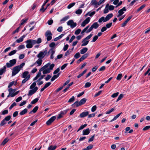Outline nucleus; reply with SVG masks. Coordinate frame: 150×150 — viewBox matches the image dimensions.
I'll list each match as a JSON object with an SVG mask.
<instances>
[{"label": "nucleus", "instance_id": "f257e3e1", "mask_svg": "<svg viewBox=\"0 0 150 150\" xmlns=\"http://www.w3.org/2000/svg\"><path fill=\"white\" fill-rule=\"evenodd\" d=\"M27 45L26 47L28 48L32 47L33 45L36 43V41L34 40H29L26 42Z\"/></svg>", "mask_w": 150, "mask_h": 150}, {"label": "nucleus", "instance_id": "f03ea898", "mask_svg": "<svg viewBox=\"0 0 150 150\" xmlns=\"http://www.w3.org/2000/svg\"><path fill=\"white\" fill-rule=\"evenodd\" d=\"M16 60L13 59L9 61V63H7L6 66L8 68H10L14 65L16 63Z\"/></svg>", "mask_w": 150, "mask_h": 150}, {"label": "nucleus", "instance_id": "7ed1b4c3", "mask_svg": "<svg viewBox=\"0 0 150 150\" xmlns=\"http://www.w3.org/2000/svg\"><path fill=\"white\" fill-rule=\"evenodd\" d=\"M47 53V50H45L44 51H41L38 54L37 57L39 58H41L42 59L45 57Z\"/></svg>", "mask_w": 150, "mask_h": 150}, {"label": "nucleus", "instance_id": "20e7f679", "mask_svg": "<svg viewBox=\"0 0 150 150\" xmlns=\"http://www.w3.org/2000/svg\"><path fill=\"white\" fill-rule=\"evenodd\" d=\"M20 69L19 68L18 66H16L14 67L12 71V76H13L18 73L20 71Z\"/></svg>", "mask_w": 150, "mask_h": 150}, {"label": "nucleus", "instance_id": "39448f33", "mask_svg": "<svg viewBox=\"0 0 150 150\" xmlns=\"http://www.w3.org/2000/svg\"><path fill=\"white\" fill-rule=\"evenodd\" d=\"M67 25H69L72 28H74L77 25V24L76 23L74 22L72 20H69L67 23Z\"/></svg>", "mask_w": 150, "mask_h": 150}, {"label": "nucleus", "instance_id": "423d86ee", "mask_svg": "<svg viewBox=\"0 0 150 150\" xmlns=\"http://www.w3.org/2000/svg\"><path fill=\"white\" fill-rule=\"evenodd\" d=\"M38 88L37 87H35L33 89H31L29 91V92L28 94V95L29 96H31L32 95L35 93L38 90Z\"/></svg>", "mask_w": 150, "mask_h": 150}, {"label": "nucleus", "instance_id": "0eeeda50", "mask_svg": "<svg viewBox=\"0 0 150 150\" xmlns=\"http://www.w3.org/2000/svg\"><path fill=\"white\" fill-rule=\"evenodd\" d=\"M56 118V117L55 116H53L47 122L46 124L48 125H50L52 122H53Z\"/></svg>", "mask_w": 150, "mask_h": 150}, {"label": "nucleus", "instance_id": "6e6552de", "mask_svg": "<svg viewBox=\"0 0 150 150\" xmlns=\"http://www.w3.org/2000/svg\"><path fill=\"white\" fill-rule=\"evenodd\" d=\"M89 38H85L82 41V44H81V46H83L87 45L89 42Z\"/></svg>", "mask_w": 150, "mask_h": 150}, {"label": "nucleus", "instance_id": "1a4fd4ad", "mask_svg": "<svg viewBox=\"0 0 150 150\" xmlns=\"http://www.w3.org/2000/svg\"><path fill=\"white\" fill-rule=\"evenodd\" d=\"M89 26V25H88L87 26L86 28H85L81 31V35L77 36L76 38H81L82 37H83V35L84 34V33L86 32V30L88 28Z\"/></svg>", "mask_w": 150, "mask_h": 150}, {"label": "nucleus", "instance_id": "9d476101", "mask_svg": "<svg viewBox=\"0 0 150 150\" xmlns=\"http://www.w3.org/2000/svg\"><path fill=\"white\" fill-rule=\"evenodd\" d=\"M45 35L46 38H52V34L50 30H47L45 33Z\"/></svg>", "mask_w": 150, "mask_h": 150}, {"label": "nucleus", "instance_id": "9b49d317", "mask_svg": "<svg viewBox=\"0 0 150 150\" xmlns=\"http://www.w3.org/2000/svg\"><path fill=\"white\" fill-rule=\"evenodd\" d=\"M42 62V60L41 58H39L37 61L32 65L31 67L34 65L36 64H38V66H40L41 65Z\"/></svg>", "mask_w": 150, "mask_h": 150}, {"label": "nucleus", "instance_id": "f8f14e48", "mask_svg": "<svg viewBox=\"0 0 150 150\" xmlns=\"http://www.w3.org/2000/svg\"><path fill=\"white\" fill-rule=\"evenodd\" d=\"M113 15L112 13H110L108 14L105 18V20L104 21L106 22L109 21L112 17Z\"/></svg>", "mask_w": 150, "mask_h": 150}, {"label": "nucleus", "instance_id": "ddd939ff", "mask_svg": "<svg viewBox=\"0 0 150 150\" xmlns=\"http://www.w3.org/2000/svg\"><path fill=\"white\" fill-rule=\"evenodd\" d=\"M89 112L88 111L84 112L81 113L79 116L81 118H83L87 116Z\"/></svg>", "mask_w": 150, "mask_h": 150}, {"label": "nucleus", "instance_id": "4468645a", "mask_svg": "<svg viewBox=\"0 0 150 150\" xmlns=\"http://www.w3.org/2000/svg\"><path fill=\"white\" fill-rule=\"evenodd\" d=\"M55 51L53 50L52 48L49 51L48 53H50L51 54L50 58L51 59H53L54 58L53 55L55 53Z\"/></svg>", "mask_w": 150, "mask_h": 150}, {"label": "nucleus", "instance_id": "2eb2a0df", "mask_svg": "<svg viewBox=\"0 0 150 150\" xmlns=\"http://www.w3.org/2000/svg\"><path fill=\"white\" fill-rule=\"evenodd\" d=\"M90 132V130L89 128L84 129L83 131V135H87L89 134Z\"/></svg>", "mask_w": 150, "mask_h": 150}, {"label": "nucleus", "instance_id": "dca6fc26", "mask_svg": "<svg viewBox=\"0 0 150 150\" xmlns=\"http://www.w3.org/2000/svg\"><path fill=\"white\" fill-rule=\"evenodd\" d=\"M16 91V89H12L11 88H10L8 89V91L9 92V93L11 94V97H13L12 96V95H14V93Z\"/></svg>", "mask_w": 150, "mask_h": 150}, {"label": "nucleus", "instance_id": "f3484780", "mask_svg": "<svg viewBox=\"0 0 150 150\" xmlns=\"http://www.w3.org/2000/svg\"><path fill=\"white\" fill-rule=\"evenodd\" d=\"M126 11V8L125 7H123L122 9H121L119 10L118 11V13H120L121 15H122L123 14H124V11Z\"/></svg>", "mask_w": 150, "mask_h": 150}, {"label": "nucleus", "instance_id": "a211bd4d", "mask_svg": "<svg viewBox=\"0 0 150 150\" xmlns=\"http://www.w3.org/2000/svg\"><path fill=\"white\" fill-rule=\"evenodd\" d=\"M29 72L28 71H25L22 74V77L23 78H25L29 75Z\"/></svg>", "mask_w": 150, "mask_h": 150}, {"label": "nucleus", "instance_id": "6ab92c4d", "mask_svg": "<svg viewBox=\"0 0 150 150\" xmlns=\"http://www.w3.org/2000/svg\"><path fill=\"white\" fill-rule=\"evenodd\" d=\"M6 67L4 66L3 68H1L0 69V75H2L3 73L5 72L6 71Z\"/></svg>", "mask_w": 150, "mask_h": 150}, {"label": "nucleus", "instance_id": "aec40b11", "mask_svg": "<svg viewBox=\"0 0 150 150\" xmlns=\"http://www.w3.org/2000/svg\"><path fill=\"white\" fill-rule=\"evenodd\" d=\"M50 65V63H49L44 66L43 67H42L41 68H40V71H42V70H44L45 69H49L48 67Z\"/></svg>", "mask_w": 150, "mask_h": 150}, {"label": "nucleus", "instance_id": "412c9836", "mask_svg": "<svg viewBox=\"0 0 150 150\" xmlns=\"http://www.w3.org/2000/svg\"><path fill=\"white\" fill-rule=\"evenodd\" d=\"M30 75H29L26 78H25L24 79H23L22 81V83L23 84H24L27 81H28L30 78Z\"/></svg>", "mask_w": 150, "mask_h": 150}, {"label": "nucleus", "instance_id": "4be33fe9", "mask_svg": "<svg viewBox=\"0 0 150 150\" xmlns=\"http://www.w3.org/2000/svg\"><path fill=\"white\" fill-rule=\"evenodd\" d=\"M88 50V49L87 47L84 48L80 50V53L81 54H83L87 51Z\"/></svg>", "mask_w": 150, "mask_h": 150}, {"label": "nucleus", "instance_id": "5701e85b", "mask_svg": "<svg viewBox=\"0 0 150 150\" xmlns=\"http://www.w3.org/2000/svg\"><path fill=\"white\" fill-rule=\"evenodd\" d=\"M86 101V99L85 98H83L79 101V105H81L84 104Z\"/></svg>", "mask_w": 150, "mask_h": 150}, {"label": "nucleus", "instance_id": "b1692460", "mask_svg": "<svg viewBox=\"0 0 150 150\" xmlns=\"http://www.w3.org/2000/svg\"><path fill=\"white\" fill-rule=\"evenodd\" d=\"M42 73L43 74H47L50 73L51 71H50V69H45L44 70H42Z\"/></svg>", "mask_w": 150, "mask_h": 150}, {"label": "nucleus", "instance_id": "393cba45", "mask_svg": "<svg viewBox=\"0 0 150 150\" xmlns=\"http://www.w3.org/2000/svg\"><path fill=\"white\" fill-rule=\"evenodd\" d=\"M28 110L26 108H25L21 111L19 113L21 115H23L25 114L27 112Z\"/></svg>", "mask_w": 150, "mask_h": 150}, {"label": "nucleus", "instance_id": "a878e982", "mask_svg": "<svg viewBox=\"0 0 150 150\" xmlns=\"http://www.w3.org/2000/svg\"><path fill=\"white\" fill-rule=\"evenodd\" d=\"M91 25L95 29L97 28L99 26V25L97 22L94 23Z\"/></svg>", "mask_w": 150, "mask_h": 150}, {"label": "nucleus", "instance_id": "bb28decb", "mask_svg": "<svg viewBox=\"0 0 150 150\" xmlns=\"http://www.w3.org/2000/svg\"><path fill=\"white\" fill-rule=\"evenodd\" d=\"M73 84V82H72L70 84H69L67 86V88H65L63 90V91L64 92H66L67 91V90L69 88L70 86H71Z\"/></svg>", "mask_w": 150, "mask_h": 150}, {"label": "nucleus", "instance_id": "cd10ccee", "mask_svg": "<svg viewBox=\"0 0 150 150\" xmlns=\"http://www.w3.org/2000/svg\"><path fill=\"white\" fill-rule=\"evenodd\" d=\"M37 82L35 81L30 86V89H33L35 87V86L36 85V82Z\"/></svg>", "mask_w": 150, "mask_h": 150}, {"label": "nucleus", "instance_id": "c85d7f7f", "mask_svg": "<svg viewBox=\"0 0 150 150\" xmlns=\"http://www.w3.org/2000/svg\"><path fill=\"white\" fill-rule=\"evenodd\" d=\"M75 2H73L72 3H71L67 7V8L68 9H70L71 7H72L75 4Z\"/></svg>", "mask_w": 150, "mask_h": 150}, {"label": "nucleus", "instance_id": "c756f323", "mask_svg": "<svg viewBox=\"0 0 150 150\" xmlns=\"http://www.w3.org/2000/svg\"><path fill=\"white\" fill-rule=\"evenodd\" d=\"M145 6V4H144L142 5L137 9V12H139L140 11L143 9Z\"/></svg>", "mask_w": 150, "mask_h": 150}, {"label": "nucleus", "instance_id": "7c9ffc66", "mask_svg": "<svg viewBox=\"0 0 150 150\" xmlns=\"http://www.w3.org/2000/svg\"><path fill=\"white\" fill-rule=\"evenodd\" d=\"M69 16H67L63 18L62 19L60 20V21L61 22H62L63 21H65L69 19Z\"/></svg>", "mask_w": 150, "mask_h": 150}, {"label": "nucleus", "instance_id": "2f4dec72", "mask_svg": "<svg viewBox=\"0 0 150 150\" xmlns=\"http://www.w3.org/2000/svg\"><path fill=\"white\" fill-rule=\"evenodd\" d=\"M56 147L57 146H53L51 145L48 147V150H54L56 149Z\"/></svg>", "mask_w": 150, "mask_h": 150}, {"label": "nucleus", "instance_id": "473e14b6", "mask_svg": "<svg viewBox=\"0 0 150 150\" xmlns=\"http://www.w3.org/2000/svg\"><path fill=\"white\" fill-rule=\"evenodd\" d=\"M73 49V48H72L71 49H69L67 50L65 53V56H67L69 55L71 53Z\"/></svg>", "mask_w": 150, "mask_h": 150}, {"label": "nucleus", "instance_id": "72a5a7b5", "mask_svg": "<svg viewBox=\"0 0 150 150\" xmlns=\"http://www.w3.org/2000/svg\"><path fill=\"white\" fill-rule=\"evenodd\" d=\"M28 20V18H26L25 19H23L21 21V23L20 24V26L22 25L25 23Z\"/></svg>", "mask_w": 150, "mask_h": 150}, {"label": "nucleus", "instance_id": "f704fd0d", "mask_svg": "<svg viewBox=\"0 0 150 150\" xmlns=\"http://www.w3.org/2000/svg\"><path fill=\"white\" fill-rule=\"evenodd\" d=\"M115 109V108H112L110 110H108L106 112L105 114H109L112 112Z\"/></svg>", "mask_w": 150, "mask_h": 150}, {"label": "nucleus", "instance_id": "c9c22d12", "mask_svg": "<svg viewBox=\"0 0 150 150\" xmlns=\"http://www.w3.org/2000/svg\"><path fill=\"white\" fill-rule=\"evenodd\" d=\"M82 12V9H79L76 10L75 12V13L77 14L80 15Z\"/></svg>", "mask_w": 150, "mask_h": 150}, {"label": "nucleus", "instance_id": "e433bc0d", "mask_svg": "<svg viewBox=\"0 0 150 150\" xmlns=\"http://www.w3.org/2000/svg\"><path fill=\"white\" fill-rule=\"evenodd\" d=\"M122 74H119L117 77V79L118 80H120L122 78Z\"/></svg>", "mask_w": 150, "mask_h": 150}, {"label": "nucleus", "instance_id": "4c0bfd02", "mask_svg": "<svg viewBox=\"0 0 150 150\" xmlns=\"http://www.w3.org/2000/svg\"><path fill=\"white\" fill-rule=\"evenodd\" d=\"M104 20H105V17L103 16H102L99 19L98 21L99 23H101L103 21V22H105V21H104Z\"/></svg>", "mask_w": 150, "mask_h": 150}, {"label": "nucleus", "instance_id": "58836bf2", "mask_svg": "<svg viewBox=\"0 0 150 150\" xmlns=\"http://www.w3.org/2000/svg\"><path fill=\"white\" fill-rule=\"evenodd\" d=\"M87 126V124H85L83 125H82L80 127L79 129L77 131V132H78L79 130L83 129V128H84L85 127H86Z\"/></svg>", "mask_w": 150, "mask_h": 150}, {"label": "nucleus", "instance_id": "ea45409f", "mask_svg": "<svg viewBox=\"0 0 150 150\" xmlns=\"http://www.w3.org/2000/svg\"><path fill=\"white\" fill-rule=\"evenodd\" d=\"M6 121L4 119L1 122L0 125L1 126H2L5 124H6Z\"/></svg>", "mask_w": 150, "mask_h": 150}, {"label": "nucleus", "instance_id": "a19ab883", "mask_svg": "<svg viewBox=\"0 0 150 150\" xmlns=\"http://www.w3.org/2000/svg\"><path fill=\"white\" fill-rule=\"evenodd\" d=\"M38 100L39 99L38 98H35L31 102V103L33 104H34L37 102Z\"/></svg>", "mask_w": 150, "mask_h": 150}, {"label": "nucleus", "instance_id": "79ce46f5", "mask_svg": "<svg viewBox=\"0 0 150 150\" xmlns=\"http://www.w3.org/2000/svg\"><path fill=\"white\" fill-rule=\"evenodd\" d=\"M38 109V106H36L32 110V112L34 113H35L36 112Z\"/></svg>", "mask_w": 150, "mask_h": 150}, {"label": "nucleus", "instance_id": "37998d69", "mask_svg": "<svg viewBox=\"0 0 150 150\" xmlns=\"http://www.w3.org/2000/svg\"><path fill=\"white\" fill-rule=\"evenodd\" d=\"M20 28V26L16 28L14 31L12 33V34H14L16 33H18V32L19 29Z\"/></svg>", "mask_w": 150, "mask_h": 150}, {"label": "nucleus", "instance_id": "c03bdc74", "mask_svg": "<svg viewBox=\"0 0 150 150\" xmlns=\"http://www.w3.org/2000/svg\"><path fill=\"white\" fill-rule=\"evenodd\" d=\"M88 57V54H86L83 55L80 58L82 60H84L85 58H86Z\"/></svg>", "mask_w": 150, "mask_h": 150}, {"label": "nucleus", "instance_id": "a18cd8bd", "mask_svg": "<svg viewBox=\"0 0 150 150\" xmlns=\"http://www.w3.org/2000/svg\"><path fill=\"white\" fill-rule=\"evenodd\" d=\"M16 50H14L13 51H12L9 53L8 55L9 56L15 54L16 52Z\"/></svg>", "mask_w": 150, "mask_h": 150}, {"label": "nucleus", "instance_id": "49530a36", "mask_svg": "<svg viewBox=\"0 0 150 150\" xmlns=\"http://www.w3.org/2000/svg\"><path fill=\"white\" fill-rule=\"evenodd\" d=\"M96 0H92L91 3V4L92 5H96V4H97V2L96 1Z\"/></svg>", "mask_w": 150, "mask_h": 150}, {"label": "nucleus", "instance_id": "de8ad7c7", "mask_svg": "<svg viewBox=\"0 0 150 150\" xmlns=\"http://www.w3.org/2000/svg\"><path fill=\"white\" fill-rule=\"evenodd\" d=\"M90 19L91 18L90 17H88L84 21L87 24L89 23Z\"/></svg>", "mask_w": 150, "mask_h": 150}, {"label": "nucleus", "instance_id": "09e8293b", "mask_svg": "<svg viewBox=\"0 0 150 150\" xmlns=\"http://www.w3.org/2000/svg\"><path fill=\"white\" fill-rule=\"evenodd\" d=\"M81 30L80 29H78L75 31V34L76 35H78L81 32Z\"/></svg>", "mask_w": 150, "mask_h": 150}, {"label": "nucleus", "instance_id": "8fccbe9b", "mask_svg": "<svg viewBox=\"0 0 150 150\" xmlns=\"http://www.w3.org/2000/svg\"><path fill=\"white\" fill-rule=\"evenodd\" d=\"M91 85V83L90 82H87L85 83L84 87L88 88Z\"/></svg>", "mask_w": 150, "mask_h": 150}, {"label": "nucleus", "instance_id": "3c124183", "mask_svg": "<svg viewBox=\"0 0 150 150\" xmlns=\"http://www.w3.org/2000/svg\"><path fill=\"white\" fill-rule=\"evenodd\" d=\"M93 28V27L91 25L88 29H87L86 32V33H88L91 31Z\"/></svg>", "mask_w": 150, "mask_h": 150}, {"label": "nucleus", "instance_id": "603ef678", "mask_svg": "<svg viewBox=\"0 0 150 150\" xmlns=\"http://www.w3.org/2000/svg\"><path fill=\"white\" fill-rule=\"evenodd\" d=\"M75 99V98L74 96H73L72 97L70 98L68 101V102L69 103H71L73 102Z\"/></svg>", "mask_w": 150, "mask_h": 150}, {"label": "nucleus", "instance_id": "864d4df0", "mask_svg": "<svg viewBox=\"0 0 150 150\" xmlns=\"http://www.w3.org/2000/svg\"><path fill=\"white\" fill-rule=\"evenodd\" d=\"M123 97V95L122 94H120L118 96L117 99L116 101V102H117L119 100H121Z\"/></svg>", "mask_w": 150, "mask_h": 150}, {"label": "nucleus", "instance_id": "5fc2aeb1", "mask_svg": "<svg viewBox=\"0 0 150 150\" xmlns=\"http://www.w3.org/2000/svg\"><path fill=\"white\" fill-rule=\"evenodd\" d=\"M67 33H66L65 31L64 32L62 33V34L57 37V38H62L63 37L65 34H67Z\"/></svg>", "mask_w": 150, "mask_h": 150}, {"label": "nucleus", "instance_id": "6e6d98bb", "mask_svg": "<svg viewBox=\"0 0 150 150\" xmlns=\"http://www.w3.org/2000/svg\"><path fill=\"white\" fill-rule=\"evenodd\" d=\"M16 103L14 102L11 105L10 107L9 108V109L10 110H11L12 108H13L14 106H16Z\"/></svg>", "mask_w": 150, "mask_h": 150}, {"label": "nucleus", "instance_id": "4d7b16f0", "mask_svg": "<svg viewBox=\"0 0 150 150\" xmlns=\"http://www.w3.org/2000/svg\"><path fill=\"white\" fill-rule=\"evenodd\" d=\"M11 118V116L10 115H8L4 119L6 121H9Z\"/></svg>", "mask_w": 150, "mask_h": 150}, {"label": "nucleus", "instance_id": "13d9d810", "mask_svg": "<svg viewBox=\"0 0 150 150\" xmlns=\"http://www.w3.org/2000/svg\"><path fill=\"white\" fill-rule=\"evenodd\" d=\"M112 24V22L109 23L106 25V27L107 28H109L111 27Z\"/></svg>", "mask_w": 150, "mask_h": 150}, {"label": "nucleus", "instance_id": "bf43d9fd", "mask_svg": "<svg viewBox=\"0 0 150 150\" xmlns=\"http://www.w3.org/2000/svg\"><path fill=\"white\" fill-rule=\"evenodd\" d=\"M23 40V38H19V39H17L16 41V42L18 43H19L20 42H22Z\"/></svg>", "mask_w": 150, "mask_h": 150}, {"label": "nucleus", "instance_id": "052dcab7", "mask_svg": "<svg viewBox=\"0 0 150 150\" xmlns=\"http://www.w3.org/2000/svg\"><path fill=\"white\" fill-rule=\"evenodd\" d=\"M79 102H78V101H77L75 102L73 105H73L74 106H75V105H76V107H78L80 105H79Z\"/></svg>", "mask_w": 150, "mask_h": 150}, {"label": "nucleus", "instance_id": "680f3d73", "mask_svg": "<svg viewBox=\"0 0 150 150\" xmlns=\"http://www.w3.org/2000/svg\"><path fill=\"white\" fill-rule=\"evenodd\" d=\"M80 54L79 52L76 53L74 56V57L76 59H78L80 57Z\"/></svg>", "mask_w": 150, "mask_h": 150}, {"label": "nucleus", "instance_id": "e2e57ef3", "mask_svg": "<svg viewBox=\"0 0 150 150\" xmlns=\"http://www.w3.org/2000/svg\"><path fill=\"white\" fill-rule=\"evenodd\" d=\"M118 94L119 93L118 92H117L112 94L111 96V97L113 98L116 97L118 95Z\"/></svg>", "mask_w": 150, "mask_h": 150}, {"label": "nucleus", "instance_id": "0e129e2a", "mask_svg": "<svg viewBox=\"0 0 150 150\" xmlns=\"http://www.w3.org/2000/svg\"><path fill=\"white\" fill-rule=\"evenodd\" d=\"M25 48V46L23 45H20L18 47V49L20 50L23 49H24Z\"/></svg>", "mask_w": 150, "mask_h": 150}, {"label": "nucleus", "instance_id": "69168bd1", "mask_svg": "<svg viewBox=\"0 0 150 150\" xmlns=\"http://www.w3.org/2000/svg\"><path fill=\"white\" fill-rule=\"evenodd\" d=\"M8 141V140H7V138L5 139L3 141V142L2 143H1V145H4V144H5Z\"/></svg>", "mask_w": 150, "mask_h": 150}, {"label": "nucleus", "instance_id": "338daca9", "mask_svg": "<svg viewBox=\"0 0 150 150\" xmlns=\"http://www.w3.org/2000/svg\"><path fill=\"white\" fill-rule=\"evenodd\" d=\"M51 83L50 82H48V83H46L45 84L44 87L46 88L49 86H50L51 85Z\"/></svg>", "mask_w": 150, "mask_h": 150}, {"label": "nucleus", "instance_id": "774afa93", "mask_svg": "<svg viewBox=\"0 0 150 150\" xmlns=\"http://www.w3.org/2000/svg\"><path fill=\"white\" fill-rule=\"evenodd\" d=\"M53 20L52 19L50 20L47 21V23L49 25H51L53 23Z\"/></svg>", "mask_w": 150, "mask_h": 150}]
</instances>
